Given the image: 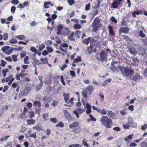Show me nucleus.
I'll list each match as a JSON object with an SVG mask.
<instances>
[{"label":"nucleus","instance_id":"obj_1","mask_svg":"<svg viewBox=\"0 0 147 147\" xmlns=\"http://www.w3.org/2000/svg\"><path fill=\"white\" fill-rule=\"evenodd\" d=\"M101 124L107 128H112L113 125L112 120L107 116H103L100 119Z\"/></svg>","mask_w":147,"mask_h":147},{"label":"nucleus","instance_id":"obj_2","mask_svg":"<svg viewBox=\"0 0 147 147\" xmlns=\"http://www.w3.org/2000/svg\"><path fill=\"white\" fill-rule=\"evenodd\" d=\"M57 32L56 34H57L63 35L65 36H67L70 34V30L67 27H64L61 24L59 25L57 27Z\"/></svg>","mask_w":147,"mask_h":147},{"label":"nucleus","instance_id":"obj_3","mask_svg":"<svg viewBox=\"0 0 147 147\" xmlns=\"http://www.w3.org/2000/svg\"><path fill=\"white\" fill-rule=\"evenodd\" d=\"M119 68L123 76L127 78H130V77L134 73V71L132 69L128 68L120 67Z\"/></svg>","mask_w":147,"mask_h":147},{"label":"nucleus","instance_id":"obj_4","mask_svg":"<svg viewBox=\"0 0 147 147\" xmlns=\"http://www.w3.org/2000/svg\"><path fill=\"white\" fill-rule=\"evenodd\" d=\"M131 46L134 47L137 49V54L142 55L146 53L145 49L140 45L131 42L129 43V47Z\"/></svg>","mask_w":147,"mask_h":147},{"label":"nucleus","instance_id":"obj_5","mask_svg":"<svg viewBox=\"0 0 147 147\" xmlns=\"http://www.w3.org/2000/svg\"><path fill=\"white\" fill-rule=\"evenodd\" d=\"M131 46L134 47L137 49V54L142 55L146 53L145 49L140 45L131 42L129 43V47Z\"/></svg>","mask_w":147,"mask_h":147},{"label":"nucleus","instance_id":"obj_6","mask_svg":"<svg viewBox=\"0 0 147 147\" xmlns=\"http://www.w3.org/2000/svg\"><path fill=\"white\" fill-rule=\"evenodd\" d=\"M1 50L3 52L7 55L10 54L13 51L12 48L9 46L4 47L2 48Z\"/></svg>","mask_w":147,"mask_h":147},{"label":"nucleus","instance_id":"obj_7","mask_svg":"<svg viewBox=\"0 0 147 147\" xmlns=\"http://www.w3.org/2000/svg\"><path fill=\"white\" fill-rule=\"evenodd\" d=\"M79 123L77 121H75L69 125V127L73 129L74 131H76L78 128Z\"/></svg>","mask_w":147,"mask_h":147},{"label":"nucleus","instance_id":"obj_8","mask_svg":"<svg viewBox=\"0 0 147 147\" xmlns=\"http://www.w3.org/2000/svg\"><path fill=\"white\" fill-rule=\"evenodd\" d=\"M128 44V47L129 49L130 52L131 54H133L134 55H136L137 54V49L134 47L131 46L130 47H129Z\"/></svg>","mask_w":147,"mask_h":147},{"label":"nucleus","instance_id":"obj_9","mask_svg":"<svg viewBox=\"0 0 147 147\" xmlns=\"http://www.w3.org/2000/svg\"><path fill=\"white\" fill-rule=\"evenodd\" d=\"M130 78L134 81H137L140 79V77L139 74L136 73L135 74L134 73Z\"/></svg>","mask_w":147,"mask_h":147},{"label":"nucleus","instance_id":"obj_10","mask_svg":"<svg viewBox=\"0 0 147 147\" xmlns=\"http://www.w3.org/2000/svg\"><path fill=\"white\" fill-rule=\"evenodd\" d=\"M107 54L103 51H101L100 53V57L101 61H103L106 60L107 58Z\"/></svg>","mask_w":147,"mask_h":147},{"label":"nucleus","instance_id":"obj_11","mask_svg":"<svg viewBox=\"0 0 147 147\" xmlns=\"http://www.w3.org/2000/svg\"><path fill=\"white\" fill-rule=\"evenodd\" d=\"M99 22L100 21L98 18L97 17L95 18L94 19V21L93 22L92 25V26L94 27V26H100L98 25Z\"/></svg>","mask_w":147,"mask_h":147},{"label":"nucleus","instance_id":"obj_12","mask_svg":"<svg viewBox=\"0 0 147 147\" xmlns=\"http://www.w3.org/2000/svg\"><path fill=\"white\" fill-rule=\"evenodd\" d=\"M129 30V29L127 27L121 28L119 30V33L120 34L122 33L127 34Z\"/></svg>","mask_w":147,"mask_h":147},{"label":"nucleus","instance_id":"obj_13","mask_svg":"<svg viewBox=\"0 0 147 147\" xmlns=\"http://www.w3.org/2000/svg\"><path fill=\"white\" fill-rule=\"evenodd\" d=\"M131 118H129L128 119V123L130 127H135L137 126V124L131 120Z\"/></svg>","mask_w":147,"mask_h":147},{"label":"nucleus","instance_id":"obj_14","mask_svg":"<svg viewBox=\"0 0 147 147\" xmlns=\"http://www.w3.org/2000/svg\"><path fill=\"white\" fill-rule=\"evenodd\" d=\"M116 114L115 113L111 111H107V115L112 119L114 118V116Z\"/></svg>","mask_w":147,"mask_h":147},{"label":"nucleus","instance_id":"obj_15","mask_svg":"<svg viewBox=\"0 0 147 147\" xmlns=\"http://www.w3.org/2000/svg\"><path fill=\"white\" fill-rule=\"evenodd\" d=\"M63 112L64 113L65 117L67 119H71V116L69 113L66 110H64Z\"/></svg>","mask_w":147,"mask_h":147},{"label":"nucleus","instance_id":"obj_16","mask_svg":"<svg viewBox=\"0 0 147 147\" xmlns=\"http://www.w3.org/2000/svg\"><path fill=\"white\" fill-rule=\"evenodd\" d=\"M93 90V86H89L87 87L86 90L88 92V94H90Z\"/></svg>","mask_w":147,"mask_h":147},{"label":"nucleus","instance_id":"obj_17","mask_svg":"<svg viewBox=\"0 0 147 147\" xmlns=\"http://www.w3.org/2000/svg\"><path fill=\"white\" fill-rule=\"evenodd\" d=\"M26 122L27 124L29 125H30L34 124L35 123L36 121L33 119H28L26 120Z\"/></svg>","mask_w":147,"mask_h":147},{"label":"nucleus","instance_id":"obj_18","mask_svg":"<svg viewBox=\"0 0 147 147\" xmlns=\"http://www.w3.org/2000/svg\"><path fill=\"white\" fill-rule=\"evenodd\" d=\"M73 28L75 30L77 29L80 30L82 26L80 24L78 23H76L74 24Z\"/></svg>","mask_w":147,"mask_h":147},{"label":"nucleus","instance_id":"obj_19","mask_svg":"<svg viewBox=\"0 0 147 147\" xmlns=\"http://www.w3.org/2000/svg\"><path fill=\"white\" fill-rule=\"evenodd\" d=\"M91 38L90 37H89L87 38H85L83 40V43L86 45H88L90 41L91 42V41H92V40L90 41Z\"/></svg>","mask_w":147,"mask_h":147},{"label":"nucleus","instance_id":"obj_20","mask_svg":"<svg viewBox=\"0 0 147 147\" xmlns=\"http://www.w3.org/2000/svg\"><path fill=\"white\" fill-rule=\"evenodd\" d=\"M33 105L34 107H37L38 108H40L41 106L40 102L38 100L34 101L33 102Z\"/></svg>","mask_w":147,"mask_h":147},{"label":"nucleus","instance_id":"obj_21","mask_svg":"<svg viewBox=\"0 0 147 147\" xmlns=\"http://www.w3.org/2000/svg\"><path fill=\"white\" fill-rule=\"evenodd\" d=\"M113 27L109 25L108 26L109 32L110 34L112 36H113L114 34V32L112 29Z\"/></svg>","mask_w":147,"mask_h":147},{"label":"nucleus","instance_id":"obj_22","mask_svg":"<svg viewBox=\"0 0 147 147\" xmlns=\"http://www.w3.org/2000/svg\"><path fill=\"white\" fill-rule=\"evenodd\" d=\"M63 96L64 97V100L66 102H67L68 101V100L69 97V94L67 93V94H66L65 93H64L63 94Z\"/></svg>","mask_w":147,"mask_h":147},{"label":"nucleus","instance_id":"obj_23","mask_svg":"<svg viewBox=\"0 0 147 147\" xmlns=\"http://www.w3.org/2000/svg\"><path fill=\"white\" fill-rule=\"evenodd\" d=\"M134 135L133 134H131L128 136L126 137L124 139V140L126 142L129 141V140H130L131 139L133 138Z\"/></svg>","mask_w":147,"mask_h":147},{"label":"nucleus","instance_id":"obj_24","mask_svg":"<svg viewBox=\"0 0 147 147\" xmlns=\"http://www.w3.org/2000/svg\"><path fill=\"white\" fill-rule=\"evenodd\" d=\"M32 60L34 62L36 65H39L40 63L39 61L35 57H34L32 58Z\"/></svg>","mask_w":147,"mask_h":147},{"label":"nucleus","instance_id":"obj_25","mask_svg":"<svg viewBox=\"0 0 147 147\" xmlns=\"http://www.w3.org/2000/svg\"><path fill=\"white\" fill-rule=\"evenodd\" d=\"M112 6L113 8H118L117 1L115 0L112 4Z\"/></svg>","mask_w":147,"mask_h":147},{"label":"nucleus","instance_id":"obj_26","mask_svg":"<svg viewBox=\"0 0 147 147\" xmlns=\"http://www.w3.org/2000/svg\"><path fill=\"white\" fill-rule=\"evenodd\" d=\"M43 84V83L40 82L38 85L36 87V91H38L40 90L41 87H42Z\"/></svg>","mask_w":147,"mask_h":147},{"label":"nucleus","instance_id":"obj_27","mask_svg":"<svg viewBox=\"0 0 147 147\" xmlns=\"http://www.w3.org/2000/svg\"><path fill=\"white\" fill-rule=\"evenodd\" d=\"M16 36L18 39L20 40H23L25 38V36L24 35Z\"/></svg>","mask_w":147,"mask_h":147},{"label":"nucleus","instance_id":"obj_28","mask_svg":"<svg viewBox=\"0 0 147 147\" xmlns=\"http://www.w3.org/2000/svg\"><path fill=\"white\" fill-rule=\"evenodd\" d=\"M9 70L8 69H6L2 70V73L3 76L5 77L7 75L6 73L8 72Z\"/></svg>","mask_w":147,"mask_h":147},{"label":"nucleus","instance_id":"obj_29","mask_svg":"<svg viewBox=\"0 0 147 147\" xmlns=\"http://www.w3.org/2000/svg\"><path fill=\"white\" fill-rule=\"evenodd\" d=\"M74 34V32H72L69 36H68V38L70 40L75 41V39L73 38Z\"/></svg>","mask_w":147,"mask_h":147},{"label":"nucleus","instance_id":"obj_30","mask_svg":"<svg viewBox=\"0 0 147 147\" xmlns=\"http://www.w3.org/2000/svg\"><path fill=\"white\" fill-rule=\"evenodd\" d=\"M98 112L103 115H105L106 113V111L104 108L102 109V110L99 109Z\"/></svg>","mask_w":147,"mask_h":147},{"label":"nucleus","instance_id":"obj_31","mask_svg":"<svg viewBox=\"0 0 147 147\" xmlns=\"http://www.w3.org/2000/svg\"><path fill=\"white\" fill-rule=\"evenodd\" d=\"M45 43L46 45H50L52 43V42L50 40H47L45 41Z\"/></svg>","mask_w":147,"mask_h":147},{"label":"nucleus","instance_id":"obj_32","mask_svg":"<svg viewBox=\"0 0 147 147\" xmlns=\"http://www.w3.org/2000/svg\"><path fill=\"white\" fill-rule=\"evenodd\" d=\"M17 40L15 38H13L9 41V43L11 44H15L17 42Z\"/></svg>","mask_w":147,"mask_h":147},{"label":"nucleus","instance_id":"obj_33","mask_svg":"<svg viewBox=\"0 0 147 147\" xmlns=\"http://www.w3.org/2000/svg\"><path fill=\"white\" fill-rule=\"evenodd\" d=\"M120 67L121 66L117 67H115L114 66H113L111 67V70L113 71L114 72H116V71H117L118 69H120L119 67Z\"/></svg>","mask_w":147,"mask_h":147},{"label":"nucleus","instance_id":"obj_34","mask_svg":"<svg viewBox=\"0 0 147 147\" xmlns=\"http://www.w3.org/2000/svg\"><path fill=\"white\" fill-rule=\"evenodd\" d=\"M140 147H147V143L143 141L140 143Z\"/></svg>","mask_w":147,"mask_h":147},{"label":"nucleus","instance_id":"obj_35","mask_svg":"<svg viewBox=\"0 0 147 147\" xmlns=\"http://www.w3.org/2000/svg\"><path fill=\"white\" fill-rule=\"evenodd\" d=\"M29 118L32 119L34 115V112L33 111H31L29 112Z\"/></svg>","mask_w":147,"mask_h":147},{"label":"nucleus","instance_id":"obj_36","mask_svg":"<svg viewBox=\"0 0 147 147\" xmlns=\"http://www.w3.org/2000/svg\"><path fill=\"white\" fill-rule=\"evenodd\" d=\"M42 117L45 120H47L48 119V114L47 113H45L42 115Z\"/></svg>","mask_w":147,"mask_h":147},{"label":"nucleus","instance_id":"obj_37","mask_svg":"<svg viewBox=\"0 0 147 147\" xmlns=\"http://www.w3.org/2000/svg\"><path fill=\"white\" fill-rule=\"evenodd\" d=\"M36 132H35L32 134H30L29 136H27V138H29V137H30L32 138H36Z\"/></svg>","mask_w":147,"mask_h":147},{"label":"nucleus","instance_id":"obj_38","mask_svg":"<svg viewBox=\"0 0 147 147\" xmlns=\"http://www.w3.org/2000/svg\"><path fill=\"white\" fill-rule=\"evenodd\" d=\"M76 110L80 114H81L85 111V110L84 109H77Z\"/></svg>","mask_w":147,"mask_h":147},{"label":"nucleus","instance_id":"obj_39","mask_svg":"<svg viewBox=\"0 0 147 147\" xmlns=\"http://www.w3.org/2000/svg\"><path fill=\"white\" fill-rule=\"evenodd\" d=\"M81 61V57H78L77 58L74 59L73 61L74 63H76Z\"/></svg>","mask_w":147,"mask_h":147},{"label":"nucleus","instance_id":"obj_40","mask_svg":"<svg viewBox=\"0 0 147 147\" xmlns=\"http://www.w3.org/2000/svg\"><path fill=\"white\" fill-rule=\"evenodd\" d=\"M67 1L68 4L70 6L74 4L75 3L74 0H68Z\"/></svg>","mask_w":147,"mask_h":147},{"label":"nucleus","instance_id":"obj_41","mask_svg":"<svg viewBox=\"0 0 147 147\" xmlns=\"http://www.w3.org/2000/svg\"><path fill=\"white\" fill-rule=\"evenodd\" d=\"M81 32L80 31L77 30L75 32V34L76 36L78 38L80 37V35L81 34Z\"/></svg>","mask_w":147,"mask_h":147},{"label":"nucleus","instance_id":"obj_42","mask_svg":"<svg viewBox=\"0 0 147 147\" xmlns=\"http://www.w3.org/2000/svg\"><path fill=\"white\" fill-rule=\"evenodd\" d=\"M88 93L86 90H84L82 92V95L83 97L84 98L87 97V93Z\"/></svg>","mask_w":147,"mask_h":147},{"label":"nucleus","instance_id":"obj_43","mask_svg":"<svg viewBox=\"0 0 147 147\" xmlns=\"http://www.w3.org/2000/svg\"><path fill=\"white\" fill-rule=\"evenodd\" d=\"M64 126V124L61 122H59L58 124L56 125V127H63Z\"/></svg>","mask_w":147,"mask_h":147},{"label":"nucleus","instance_id":"obj_44","mask_svg":"<svg viewBox=\"0 0 147 147\" xmlns=\"http://www.w3.org/2000/svg\"><path fill=\"white\" fill-rule=\"evenodd\" d=\"M45 45L43 43L40 45L39 47V50L41 51L45 48Z\"/></svg>","mask_w":147,"mask_h":147},{"label":"nucleus","instance_id":"obj_45","mask_svg":"<svg viewBox=\"0 0 147 147\" xmlns=\"http://www.w3.org/2000/svg\"><path fill=\"white\" fill-rule=\"evenodd\" d=\"M93 27L92 30V32H96L97 30L100 27V26H92Z\"/></svg>","mask_w":147,"mask_h":147},{"label":"nucleus","instance_id":"obj_46","mask_svg":"<svg viewBox=\"0 0 147 147\" xmlns=\"http://www.w3.org/2000/svg\"><path fill=\"white\" fill-rule=\"evenodd\" d=\"M29 59L28 57L26 56L24 59V61L25 63H29V62L28 61Z\"/></svg>","mask_w":147,"mask_h":147},{"label":"nucleus","instance_id":"obj_47","mask_svg":"<svg viewBox=\"0 0 147 147\" xmlns=\"http://www.w3.org/2000/svg\"><path fill=\"white\" fill-rule=\"evenodd\" d=\"M46 49L47 51L50 53L52 52L53 50L52 48L50 46L47 47Z\"/></svg>","mask_w":147,"mask_h":147},{"label":"nucleus","instance_id":"obj_48","mask_svg":"<svg viewBox=\"0 0 147 147\" xmlns=\"http://www.w3.org/2000/svg\"><path fill=\"white\" fill-rule=\"evenodd\" d=\"M90 3H88L86 4L85 6V11H88L90 10Z\"/></svg>","mask_w":147,"mask_h":147},{"label":"nucleus","instance_id":"obj_49","mask_svg":"<svg viewBox=\"0 0 147 147\" xmlns=\"http://www.w3.org/2000/svg\"><path fill=\"white\" fill-rule=\"evenodd\" d=\"M50 121L51 122L54 123H56L57 122V121L56 120V118H50Z\"/></svg>","mask_w":147,"mask_h":147},{"label":"nucleus","instance_id":"obj_50","mask_svg":"<svg viewBox=\"0 0 147 147\" xmlns=\"http://www.w3.org/2000/svg\"><path fill=\"white\" fill-rule=\"evenodd\" d=\"M13 61L14 62L16 61H17V58L16 55H12L11 56Z\"/></svg>","mask_w":147,"mask_h":147},{"label":"nucleus","instance_id":"obj_51","mask_svg":"<svg viewBox=\"0 0 147 147\" xmlns=\"http://www.w3.org/2000/svg\"><path fill=\"white\" fill-rule=\"evenodd\" d=\"M130 127V125L127 122L126 123L123 125V127L125 129H128Z\"/></svg>","mask_w":147,"mask_h":147},{"label":"nucleus","instance_id":"obj_52","mask_svg":"<svg viewBox=\"0 0 147 147\" xmlns=\"http://www.w3.org/2000/svg\"><path fill=\"white\" fill-rule=\"evenodd\" d=\"M90 49H88V51L89 53H90L92 52V49H91L93 48L94 47V45L92 44V41H91V42H90Z\"/></svg>","mask_w":147,"mask_h":147},{"label":"nucleus","instance_id":"obj_53","mask_svg":"<svg viewBox=\"0 0 147 147\" xmlns=\"http://www.w3.org/2000/svg\"><path fill=\"white\" fill-rule=\"evenodd\" d=\"M139 35L141 37L144 38L145 37V34L143 33L142 31H140L139 32Z\"/></svg>","mask_w":147,"mask_h":147},{"label":"nucleus","instance_id":"obj_54","mask_svg":"<svg viewBox=\"0 0 147 147\" xmlns=\"http://www.w3.org/2000/svg\"><path fill=\"white\" fill-rule=\"evenodd\" d=\"M87 140L85 139H84L83 141V143L86 146L88 147L89 145L87 143Z\"/></svg>","mask_w":147,"mask_h":147},{"label":"nucleus","instance_id":"obj_55","mask_svg":"<svg viewBox=\"0 0 147 147\" xmlns=\"http://www.w3.org/2000/svg\"><path fill=\"white\" fill-rule=\"evenodd\" d=\"M19 3L18 0H13L11 1V3L13 5H17Z\"/></svg>","mask_w":147,"mask_h":147},{"label":"nucleus","instance_id":"obj_56","mask_svg":"<svg viewBox=\"0 0 147 147\" xmlns=\"http://www.w3.org/2000/svg\"><path fill=\"white\" fill-rule=\"evenodd\" d=\"M111 80V79H109L107 80H105L104 82V83L103 84V86H105L106 84H107L108 82H110Z\"/></svg>","mask_w":147,"mask_h":147},{"label":"nucleus","instance_id":"obj_57","mask_svg":"<svg viewBox=\"0 0 147 147\" xmlns=\"http://www.w3.org/2000/svg\"><path fill=\"white\" fill-rule=\"evenodd\" d=\"M33 128L34 129H35L37 131H40L41 129L40 128V127L39 126H38V125H37L36 126H35V127H33Z\"/></svg>","mask_w":147,"mask_h":147},{"label":"nucleus","instance_id":"obj_58","mask_svg":"<svg viewBox=\"0 0 147 147\" xmlns=\"http://www.w3.org/2000/svg\"><path fill=\"white\" fill-rule=\"evenodd\" d=\"M60 47L63 48H67L68 47V45L66 43H62L60 45Z\"/></svg>","mask_w":147,"mask_h":147},{"label":"nucleus","instance_id":"obj_59","mask_svg":"<svg viewBox=\"0 0 147 147\" xmlns=\"http://www.w3.org/2000/svg\"><path fill=\"white\" fill-rule=\"evenodd\" d=\"M16 8L15 6H12L11 8V11L12 13H14L15 11Z\"/></svg>","mask_w":147,"mask_h":147},{"label":"nucleus","instance_id":"obj_60","mask_svg":"<svg viewBox=\"0 0 147 147\" xmlns=\"http://www.w3.org/2000/svg\"><path fill=\"white\" fill-rule=\"evenodd\" d=\"M111 20L113 22H114L115 23H117V21L116 19L113 16H112L111 17Z\"/></svg>","mask_w":147,"mask_h":147},{"label":"nucleus","instance_id":"obj_61","mask_svg":"<svg viewBox=\"0 0 147 147\" xmlns=\"http://www.w3.org/2000/svg\"><path fill=\"white\" fill-rule=\"evenodd\" d=\"M17 7L18 8H20V10H21V8H24V6L22 4L20 3L17 6Z\"/></svg>","mask_w":147,"mask_h":147},{"label":"nucleus","instance_id":"obj_62","mask_svg":"<svg viewBox=\"0 0 147 147\" xmlns=\"http://www.w3.org/2000/svg\"><path fill=\"white\" fill-rule=\"evenodd\" d=\"M30 50L32 52L34 53H36L37 51V50L36 48L33 47H32L30 48Z\"/></svg>","mask_w":147,"mask_h":147},{"label":"nucleus","instance_id":"obj_63","mask_svg":"<svg viewBox=\"0 0 147 147\" xmlns=\"http://www.w3.org/2000/svg\"><path fill=\"white\" fill-rule=\"evenodd\" d=\"M147 128V125L146 124H145L144 125L141 126V129L143 130H145L146 128Z\"/></svg>","mask_w":147,"mask_h":147},{"label":"nucleus","instance_id":"obj_64","mask_svg":"<svg viewBox=\"0 0 147 147\" xmlns=\"http://www.w3.org/2000/svg\"><path fill=\"white\" fill-rule=\"evenodd\" d=\"M67 65L65 64H63L62 66L60 67V69L61 70L63 71L64 69L67 67Z\"/></svg>","mask_w":147,"mask_h":147}]
</instances>
